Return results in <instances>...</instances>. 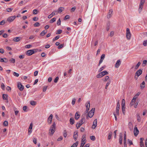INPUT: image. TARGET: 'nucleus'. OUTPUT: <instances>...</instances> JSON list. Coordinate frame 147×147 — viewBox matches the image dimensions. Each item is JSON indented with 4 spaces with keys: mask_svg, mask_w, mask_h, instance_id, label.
<instances>
[{
    "mask_svg": "<svg viewBox=\"0 0 147 147\" xmlns=\"http://www.w3.org/2000/svg\"><path fill=\"white\" fill-rule=\"evenodd\" d=\"M127 141L128 143L130 145L133 144L132 142L129 139H127Z\"/></svg>",
    "mask_w": 147,
    "mask_h": 147,
    "instance_id": "09e8293b",
    "label": "nucleus"
},
{
    "mask_svg": "<svg viewBox=\"0 0 147 147\" xmlns=\"http://www.w3.org/2000/svg\"><path fill=\"white\" fill-rule=\"evenodd\" d=\"M126 37L128 40H129L131 37V34L129 29L128 28L126 29Z\"/></svg>",
    "mask_w": 147,
    "mask_h": 147,
    "instance_id": "20e7f679",
    "label": "nucleus"
},
{
    "mask_svg": "<svg viewBox=\"0 0 147 147\" xmlns=\"http://www.w3.org/2000/svg\"><path fill=\"white\" fill-rule=\"evenodd\" d=\"M142 70L141 69H139L136 72L135 75L139 77L142 74Z\"/></svg>",
    "mask_w": 147,
    "mask_h": 147,
    "instance_id": "9d476101",
    "label": "nucleus"
},
{
    "mask_svg": "<svg viewBox=\"0 0 147 147\" xmlns=\"http://www.w3.org/2000/svg\"><path fill=\"white\" fill-rule=\"evenodd\" d=\"M62 32V30H58L57 31L56 34H61Z\"/></svg>",
    "mask_w": 147,
    "mask_h": 147,
    "instance_id": "79ce46f5",
    "label": "nucleus"
},
{
    "mask_svg": "<svg viewBox=\"0 0 147 147\" xmlns=\"http://www.w3.org/2000/svg\"><path fill=\"white\" fill-rule=\"evenodd\" d=\"M30 104L32 105H36V102L33 101H31L30 102Z\"/></svg>",
    "mask_w": 147,
    "mask_h": 147,
    "instance_id": "e433bc0d",
    "label": "nucleus"
},
{
    "mask_svg": "<svg viewBox=\"0 0 147 147\" xmlns=\"http://www.w3.org/2000/svg\"><path fill=\"white\" fill-rule=\"evenodd\" d=\"M7 95L3 94L2 95L3 98L4 100H7Z\"/></svg>",
    "mask_w": 147,
    "mask_h": 147,
    "instance_id": "4be33fe9",
    "label": "nucleus"
},
{
    "mask_svg": "<svg viewBox=\"0 0 147 147\" xmlns=\"http://www.w3.org/2000/svg\"><path fill=\"white\" fill-rule=\"evenodd\" d=\"M120 108V104L119 102L118 101L117 102V106L116 107V113L119 115V110Z\"/></svg>",
    "mask_w": 147,
    "mask_h": 147,
    "instance_id": "9b49d317",
    "label": "nucleus"
},
{
    "mask_svg": "<svg viewBox=\"0 0 147 147\" xmlns=\"http://www.w3.org/2000/svg\"><path fill=\"white\" fill-rule=\"evenodd\" d=\"M147 60H144L143 61V64H142L143 66L144 67L145 65H143L144 64L146 65L147 64Z\"/></svg>",
    "mask_w": 147,
    "mask_h": 147,
    "instance_id": "603ef678",
    "label": "nucleus"
},
{
    "mask_svg": "<svg viewBox=\"0 0 147 147\" xmlns=\"http://www.w3.org/2000/svg\"><path fill=\"white\" fill-rule=\"evenodd\" d=\"M60 37V36L59 35H57L53 39V41H54L55 40H57Z\"/></svg>",
    "mask_w": 147,
    "mask_h": 147,
    "instance_id": "4c0bfd02",
    "label": "nucleus"
},
{
    "mask_svg": "<svg viewBox=\"0 0 147 147\" xmlns=\"http://www.w3.org/2000/svg\"><path fill=\"white\" fill-rule=\"evenodd\" d=\"M106 67V65H104L100 67L98 70V72H100L102 71L105 67Z\"/></svg>",
    "mask_w": 147,
    "mask_h": 147,
    "instance_id": "c756f323",
    "label": "nucleus"
},
{
    "mask_svg": "<svg viewBox=\"0 0 147 147\" xmlns=\"http://www.w3.org/2000/svg\"><path fill=\"white\" fill-rule=\"evenodd\" d=\"M22 39V38L20 37H16L13 39V41L15 42H17L20 41Z\"/></svg>",
    "mask_w": 147,
    "mask_h": 147,
    "instance_id": "2eb2a0df",
    "label": "nucleus"
},
{
    "mask_svg": "<svg viewBox=\"0 0 147 147\" xmlns=\"http://www.w3.org/2000/svg\"><path fill=\"white\" fill-rule=\"evenodd\" d=\"M53 117V115L52 114L50 115L49 116V117L47 121V122L50 125L51 123Z\"/></svg>",
    "mask_w": 147,
    "mask_h": 147,
    "instance_id": "1a4fd4ad",
    "label": "nucleus"
},
{
    "mask_svg": "<svg viewBox=\"0 0 147 147\" xmlns=\"http://www.w3.org/2000/svg\"><path fill=\"white\" fill-rule=\"evenodd\" d=\"M90 139L92 141H94L95 140V136H90Z\"/></svg>",
    "mask_w": 147,
    "mask_h": 147,
    "instance_id": "49530a36",
    "label": "nucleus"
},
{
    "mask_svg": "<svg viewBox=\"0 0 147 147\" xmlns=\"http://www.w3.org/2000/svg\"><path fill=\"white\" fill-rule=\"evenodd\" d=\"M67 135V131L66 130H64L63 131V136L65 138H66Z\"/></svg>",
    "mask_w": 147,
    "mask_h": 147,
    "instance_id": "7c9ffc66",
    "label": "nucleus"
},
{
    "mask_svg": "<svg viewBox=\"0 0 147 147\" xmlns=\"http://www.w3.org/2000/svg\"><path fill=\"white\" fill-rule=\"evenodd\" d=\"M47 33V32H45V30L43 31L40 34L41 36H43Z\"/></svg>",
    "mask_w": 147,
    "mask_h": 147,
    "instance_id": "58836bf2",
    "label": "nucleus"
},
{
    "mask_svg": "<svg viewBox=\"0 0 147 147\" xmlns=\"http://www.w3.org/2000/svg\"><path fill=\"white\" fill-rule=\"evenodd\" d=\"M97 119H95L94 120L93 123V124L92 125V128L94 129L97 126Z\"/></svg>",
    "mask_w": 147,
    "mask_h": 147,
    "instance_id": "ddd939ff",
    "label": "nucleus"
},
{
    "mask_svg": "<svg viewBox=\"0 0 147 147\" xmlns=\"http://www.w3.org/2000/svg\"><path fill=\"white\" fill-rule=\"evenodd\" d=\"M18 88L20 91H22L24 89V87L20 82H18L17 84Z\"/></svg>",
    "mask_w": 147,
    "mask_h": 147,
    "instance_id": "423d86ee",
    "label": "nucleus"
},
{
    "mask_svg": "<svg viewBox=\"0 0 147 147\" xmlns=\"http://www.w3.org/2000/svg\"><path fill=\"white\" fill-rule=\"evenodd\" d=\"M15 59L12 58L9 60V61L10 63H14L15 62Z\"/></svg>",
    "mask_w": 147,
    "mask_h": 147,
    "instance_id": "72a5a7b5",
    "label": "nucleus"
},
{
    "mask_svg": "<svg viewBox=\"0 0 147 147\" xmlns=\"http://www.w3.org/2000/svg\"><path fill=\"white\" fill-rule=\"evenodd\" d=\"M70 18V17L69 15H66L64 18V20H65L69 19Z\"/></svg>",
    "mask_w": 147,
    "mask_h": 147,
    "instance_id": "de8ad7c7",
    "label": "nucleus"
},
{
    "mask_svg": "<svg viewBox=\"0 0 147 147\" xmlns=\"http://www.w3.org/2000/svg\"><path fill=\"white\" fill-rule=\"evenodd\" d=\"M55 127L56 124L55 122H54L51 126L49 130V133L50 136H52L54 133L55 130Z\"/></svg>",
    "mask_w": 147,
    "mask_h": 147,
    "instance_id": "f257e3e1",
    "label": "nucleus"
},
{
    "mask_svg": "<svg viewBox=\"0 0 147 147\" xmlns=\"http://www.w3.org/2000/svg\"><path fill=\"white\" fill-rule=\"evenodd\" d=\"M59 79V77L57 76L56 77V78H55V79L54 80V82L55 83H57L58 80Z\"/></svg>",
    "mask_w": 147,
    "mask_h": 147,
    "instance_id": "4d7b16f0",
    "label": "nucleus"
},
{
    "mask_svg": "<svg viewBox=\"0 0 147 147\" xmlns=\"http://www.w3.org/2000/svg\"><path fill=\"white\" fill-rule=\"evenodd\" d=\"M38 50L37 49H31L26 51V55L29 56L36 53Z\"/></svg>",
    "mask_w": 147,
    "mask_h": 147,
    "instance_id": "f03ea898",
    "label": "nucleus"
},
{
    "mask_svg": "<svg viewBox=\"0 0 147 147\" xmlns=\"http://www.w3.org/2000/svg\"><path fill=\"white\" fill-rule=\"evenodd\" d=\"M78 144V141H77L75 143H74L71 147H76Z\"/></svg>",
    "mask_w": 147,
    "mask_h": 147,
    "instance_id": "a878e982",
    "label": "nucleus"
},
{
    "mask_svg": "<svg viewBox=\"0 0 147 147\" xmlns=\"http://www.w3.org/2000/svg\"><path fill=\"white\" fill-rule=\"evenodd\" d=\"M134 135L135 136H137L139 133V131L137 127L135 126L134 129Z\"/></svg>",
    "mask_w": 147,
    "mask_h": 147,
    "instance_id": "6e6552de",
    "label": "nucleus"
},
{
    "mask_svg": "<svg viewBox=\"0 0 147 147\" xmlns=\"http://www.w3.org/2000/svg\"><path fill=\"white\" fill-rule=\"evenodd\" d=\"M70 123L71 125H73L75 122L74 119L73 117H71L69 120Z\"/></svg>",
    "mask_w": 147,
    "mask_h": 147,
    "instance_id": "a211bd4d",
    "label": "nucleus"
},
{
    "mask_svg": "<svg viewBox=\"0 0 147 147\" xmlns=\"http://www.w3.org/2000/svg\"><path fill=\"white\" fill-rule=\"evenodd\" d=\"M56 20V18H53L51 19L50 21V23H52L55 22Z\"/></svg>",
    "mask_w": 147,
    "mask_h": 147,
    "instance_id": "c9c22d12",
    "label": "nucleus"
},
{
    "mask_svg": "<svg viewBox=\"0 0 147 147\" xmlns=\"http://www.w3.org/2000/svg\"><path fill=\"white\" fill-rule=\"evenodd\" d=\"M143 6L142 5H140L139 7V13H140L143 7Z\"/></svg>",
    "mask_w": 147,
    "mask_h": 147,
    "instance_id": "c85d7f7f",
    "label": "nucleus"
},
{
    "mask_svg": "<svg viewBox=\"0 0 147 147\" xmlns=\"http://www.w3.org/2000/svg\"><path fill=\"white\" fill-rule=\"evenodd\" d=\"M47 86H45L43 88V92H45L46 91V90L47 89Z\"/></svg>",
    "mask_w": 147,
    "mask_h": 147,
    "instance_id": "338daca9",
    "label": "nucleus"
},
{
    "mask_svg": "<svg viewBox=\"0 0 147 147\" xmlns=\"http://www.w3.org/2000/svg\"><path fill=\"white\" fill-rule=\"evenodd\" d=\"M102 72H101L96 75V77L98 78H100L103 77Z\"/></svg>",
    "mask_w": 147,
    "mask_h": 147,
    "instance_id": "5701e85b",
    "label": "nucleus"
},
{
    "mask_svg": "<svg viewBox=\"0 0 147 147\" xmlns=\"http://www.w3.org/2000/svg\"><path fill=\"white\" fill-rule=\"evenodd\" d=\"M64 9L63 7H60L58 8L57 12L58 13L59 12H61L63 11V10L62 9Z\"/></svg>",
    "mask_w": 147,
    "mask_h": 147,
    "instance_id": "473e14b6",
    "label": "nucleus"
},
{
    "mask_svg": "<svg viewBox=\"0 0 147 147\" xmlns=\"http://www.w3.org/2000/svg\"><path fill=\"white\" fill-rule=\"evenodd\" d=\"M13 9V8H7L6 9V10L8 12H10V11H11Z\"/></svg>",
    "mask_w": 147,
    "mask_h": 147,
    "instance_id": "5fc2aeb1",
    "label": "nucleus"
},
{
    "mask_svg": "<svg viewBox=\"0 0 147 147\" xmlns=\"http://www.w3.org/2000/svg\"><path fill=\"white\" fill-rule=\"evenodd\" d=\"M122 138H119V143L120 144H121L122 143Z\"/></svg>",
    "mask_w": 147,
    "mask_h": 147,
    "instance_id": "680f3d73",
    "label": "nucleus"
},
{
    "mask_svg": "<svg viewBox=\"0 0 147 147\" xmlns=\"http://www.w3.org/2000/svg\"><path fill=\"white\" fill-rule=\"evenodd\" d=\"M5 22L4 20H3L0 22V25H3L5 24Z\"/></svg>",
    "mask_w": 147,
    "mask_h": 147,
    "instance_id": "0e129e2a",
    "label": "nucleus"
},
{
    "mask_svg": "<svg viewBox=\"0 0 147 147\" xmlns=\"http://www.w3.org/2000/svg\"><path fill=\"white\" fill-rule=\"evenodd\" d=\"M86 109H89L90 106V101H88L86 104Z\"/></svg>",
    "mask_w": 147,
    "mask_h": 147,
    "instance_id": "b1692460",
    "label": "nucleus"
},
{
    "mask_svg": "<svg viewBox=\"0 0 147 147\" xmlns=\"http://www.w3.org/2000/svg\"><path fill=\"white\" fill-rule=\"evenodd\" d=\"M78 135H76L74 134V138L75 141H76Z\"/></svg>",
    "mask_w": 147,
    "mask_h": 147,
    "instance_id": "3c124183",
    "label": "nucleus"
},
{
    "mask_svg": "<svg viewBox=\"0 0 147 147\" xmlns=\"http://www.w3.org/2000/svg\"><path fill=\"white\" fill-rule=\"evenodd\" d=\"M76 102V99L75 98H74L73 99L72 101V104L73 105H74L75 104Z\"/></svg>",
    "mask_w": 147,
    "mask_h": 147,
    "instance_id": "052dcab7",
    "label": "nucleus"
},
{
    "mask_svg": "<svg viewBox=\"0 0 147 147\" xmlns=\"http://www.w3.org/2000/svg\"><path fill=\"white\" fill-rule=\"evenodd\" d=\"M121 105L122 106H125V101L124 99H123L122 100Z\"/></svg>",
    "mask_w": 147,
    "mask_h": 147,
    "instance_id": "a19ab883",
    "label": "nucleus"
},
{
    "mask_svg": "<svg viewBox=\"0 0 147 147\" xmlns=\"http://www.w3.org/2000/svg\"><path fill=\"white\" fill-rule=\"evenodd\" d=\"M102 72V75L103 76L105 75H107L108 74V72L107 71H103Z\"/></svg>",
    "mask_w": 147,
    "mask_h": 147,
    "instance_id": "f704fd0d",
    "label": "nucleus"
},
{
    "mask_svg": "<svg viewBox=\"0 0 147 147\" xmlns=\"http://www.w3.org/2000/svg\"><path fill=\"white\" fill-rule=\"evenodd\" d=\"M81 125V124H78V123H77L76 125L77 129H78Z\"/></svg>",
    "mask_w": 147,
    "mask_h": 147,
    "instance_id": "e2e57ef3",
    "label": "nucleus"
},
{
    "mask_svg": "<svg viewBox=\"0 0 147 147\" xmlns=\"http://www.w3.org/2000/svg\"><path fill=\"white\" fill-rule=\"evenodd\" d=\"M8 123L7 121H5L3 123V125L6 126H7L8 125Z\"/></svg>",
    "mask_w": 147,
    "mask_h": 147,
    "instance_id": "ea45409f",
    "label": "nucleus"
},
{
    "mask_svg": "<svg viewBox=\"0 0 147 147\" xmlns=\"http://www.w3.org/2000/svg\"><path fill=\"white\" fill-rule=\"evenodd\" d=\"M94 111L95 108H92L88 114V117L90 118L92 117L94 115Z\"/></svg>",
    "mask_w": 147,
    "mask_h": 147,
    "instance_id": "39448f33",
    "label": "nucleus"
},
{
    "mask_svg": "<svg viewBox=\"0 0 147 147\" xmlns=\"http://www.w3.org/2000/svg\"><path fill=\"white\" fill-rule=\"evenodd\" d=\"M144 140V138H140V146H144V142H143V141Z\"/></svg>",
    "mask_w": 147,
    "mask_h": 147,
    "instance_id": "6ab92c4d",
    "label": "nucleus"
},
{
    "mask_svg": "<svg viewBox=\"0 0 147 147\" xmlns=\"http://www.w3.org/2000/svg\"><path fill=\"white\" fill-rule=\"evenodd\" d=\"M121 63L120 60V59L118 60L115 64V67L117 68H118L121 65Z\"/></svg>",
    "mask_w": 147,
    "mask_h": 147,
    "instance_id": "f8f14e48",
    "label": "nucleus"
},
{
    "mask_svg": "<svg viewBox=\"0 0 147 147\" xmlns=\"http://www.w3.org/2000/svg\"><path fill=\"white\" fill-rule=\"evenodd\" d=\"M110 22H108L107 24L106 25V29L107 31H108L110 29Z\"/></svg>",
    "mask_w": 147,
    "mask_h": 147,
    "instance_id": "f3484780",
    "label": "nucleus"
},
{
    "mask_svg": "<svg viewBox=\"0 0 147 147\" xmlns=\"http://www.w3.org/2000/svg\"><path fill=\"white\" fill-rule=\"evenodd\" d=\"M5 87V86L4 84L3 83H2V84H1V88L3 90H4V89Z\"/></svg>",
    "mask_w": 147,
    "mask_h": 147,
    "instance_id": "774afa93",
    "label": "nucleus"
},
{
    "mask_svg": "<svg viewBox=\"0 0 147 147\" xmlns=\"http://www.w3.org/2000/svg\"><path fill=\"white\" fill-rule=\"evenodd\" d=\"M13 74L14 76L17 77H18L19 76V74H18L16 72H13Z\"/></svg>",
    "mask_w": 147,
    "mask_h": 147,
    "instance_id": "864d4df0",
    "label": "nucleus"
},
{
    "mask_svg": "<svg viewBox=\"0 0 147 147\" xmlns=\"http://www.w3.org/2000/svg\"><path fill=\"white\" fill-rule=\"evenodd\" d=\"M79 112L78 111H77L76 113L75 116V119L77 120L80 118V115L79 114Z\"/></svg>",
    "mask_w": 147,
    "mask_h": 147,
    "instance_id": "4468645a",
    "label": "nucleus"
},
{
    "mask_svg": "<svg viewBox=\"0 0 147 147\" xmlns=\"http://www.w3.org/2000/svg\"><path fill=\"white\" fill-rule=\"evenodd\" d=\"M85 118H83L78 123V124H81L82 125L85 122Z\"/></svg>",
    "mask_w": 147,
    "mask_h": 147,
    "instance_id": "dca6fc26",
    "label": "nucleus"
},
{
    "mask_svg": "<svg viewBox=\"0 0 147 147\" xmlns=\"http://www.w3.org/2000/svg\"><path fill=\"white\" fill-rule=\"evenodd\" d=\"M64 46V44L59 45L58 47V49H61L63 48Z\"/></svg>",
    "mask_w": 147,
    "mask_h": 147,
    "instance_id": "a18cd8bd",
    "label": "nucleus"
},
{
    "mask_svg": "<svg viewBox=\"0 0 147 147\" xmlns=\"http://www.w3.org/2000/svg\"><path fill=\"white\" fill-rule=\"evenodd\" d=\"M125 106H122V110L123 112V113L124 115L125 114Z\"/></svg>",
    "mask_w": 147,
    "mask_h": 147,
    "instance_id": "412c9836",
    "label": "nucleus"
},
{
    "mask_svg": "<svg viewBox=\"0 0 147 147\" xmlns=\"http://www.w3.org/2000/svg\"><path fill=\"white\" fill-rule=\"evenodd\" d=\"M143 45L145 46H147V40H145L143 41Z\"/></svg>",
    "mask_w": 147,
    "mask_h": 147,
    "instance_id": "8fccbe9b",
    "label": "nucleus"
},
{
    "mask_svg": "<svg viewBox=\"0 0 147 147\" xmlns=\"http://www.w3.org/2000/svg\"><path fill=\"white\" fill-rule=\"evenodd\" d=\"M61 20L59 18L57 22V24L58 26H59L61 24Z\"/></svg>",
    "mask_w": 147,
    "mask_h": 147,
    "instance_id": "c03bdc74",
    "label": "nucleus"
},
{
    "mask_svg": "<svg viewBox=\"0 0 147 147\" xmlns=\"http://www.w3.org/2000/svg\"><path fill=\"white\" fill-rule=\"evenodd\" d=\"M145 83L144 81H143L140 84V86L141 89H143L145 87Z\"/></svg>",
    "mask_w": 147,
    "mask_h": 147,
    "instance_id": "aec40b11",
    "label": "nucleus"
},
{
    "mask_svg": "<svg viewBox=\"0 0 147 147\" xmlns=\"http://www.w3.org/2000/svg\"><path fill=\"white\" fill-rule=\"evenodd\" d=\"M76 9V7H72L71 9V12H73L75 11V9Z\"/></svg>",
    "mask_w": 147,
    "mask_h": 147,
    "instance_id": "13d9d810",
    "label": "nucleus"
},
{
    "mask_svg": "<svg viewBox=\"0 0 147 147\" xmlns=\"http://www.w3.org/2000/svg\"><path fill=\"white\" fill-rule=\"evenodd\" d=\"M112 133L111 132H110L109 133V135L108 136V139L109 140H110L111 139L112 136Z\"/></svg>",
    "mask_w": 147,
    "mask_h": 147,
    "instance_id": "cd10ccee",
    "label": "nucleus"
},
{
    "mask_svg": "<svg viewBox=\"0 0 147 147\" xmlns=\"http://www.w3.org/2000/svg\"><path fill=\"white\" fill-rule=\"evenodd\" d=\"M38 11L37 10L35 9L33 11V13L34 14L36 15L37 13V11Z\"/></svg>",
    "mask_w": 147,
    "mask_h": 147,
    "instance_id": "6e6d98bb",
    "label": "nucleus"
},
{
    "mask_svg": "<svg viewBox=\"0 0 147 147\" xmlns=\"http://www.w3.org/2000/svg\"><path fill=\"white\" fill-rule=\"evenodd\" d=\"M4 59V58H2L0 57V61L2 62H4L5 63H7L8 62V60H7V61H5Z\"/></svg>",
    "mask_w": 147,
    "mask_h": 147,
    "instance_id": "2f4dec72",
    "label": "nucleus"
},
{
    "mask_svg": "<svg viewBox=\"0 0 147 147\" xmlns=\"http://www.w3.org/2000/svg\"><path fill=\"white\" fill-rule=\"evenodd\" d=\"M140 64H141V63L140 62H138V63L136 64V65L135 66V69H137L138 68V67L140 65Z\"/></svg>",
    "mask_w": 147,
    "mask_h": 147,
    "instance_id": "bb28decb",
    "label": "nucleus"
},
{
    "mask_svg": "<svg viewBox=\"0 0 147 147\" xmlns=\"http://www.w3.org/2000/svg\"><path fill=\"white\" fill-rule=\"evenodd\" d=\"M57 11L56 10L54 11H53L51 13V15H53V16L55 15V13H57Z\"/></svg>",
    "mask_w": 147,
    "mask_h": 147,
    "instance_id": "69168bd1",
    "label": "nucleus"
},
{
    "mask_svg": "<svg viewBox=\"0 0 147 147\" xmlns=\"http://www.w3.org/2000/svg\"><path fill=\"white\" fill-rule=\"evenodd\" d=\"M40 24L38 22H36L34 24V27H38L40 26Z\"/></svg>",
    "mask_w": 147,
    "mask_h": 147,
    "instance_id": "37998d69",
    "label": "nucleus"
},
{
    "mask_svg": "<svg viewBox=\"0 0 147 147\" xmlns=\"http://www.w3.org/2000/svg\"><path fill=\"white\" fill-rule=\"evenodd\" d=\"M16 17L15 16L9 17L7 19V21L9 22H12L16 18Z\"/></svg>",
    "mask_w": 147,
    "mask_h": 147,
    "instance_id": "0eeeda50",
    "label": "nucleus"
},
{
    "mask_svg": "<svg viewBox=\"0 0 147 147\" xmlns=\"http://www.w3.org/2000/svg\"><path fill=\"white\" fill-rule=\"evenodd\" d=\"M105 57V54H102L100 57V59H102L103 60L104 59Z\"/></svg>",
    "mask_w": 147,
    "mask_h": 147,
    "instance_id": "bf43d9fd",
    "label": "nucleus"
},
{
    "mask_svg": "<svg viewBox=\"0 0 147 147\" xmlns=\"http://www.w3.org/2000/svg\"><path fill=\"white\" fill-rule=\"evenodd\" d=\"M86 135H83L82 137V142L80 147H83L84 145L86 143Z\"/></svg>",
    "mask_w": 147,
    "mask_h": 147,
    "instance_id": "7ed1b4c3",
    "label": "nucleus"
},
{
    "mask_svg": "<svg viewBox=\"0 0 147 147\" xmlns=\"http://www.w3.org/2000/svg\"><path fill=\"white\" fill-rule=\"evenodd\" d=\"M137 119L138 122H140L141 121V118L140 116L138 114H137Z\"/></svg>",
    "mask_w": 147,
    "mask_h": 147,
    "instance_id": "393cba45",
    "label": "nucleus"
}]
</instances>
